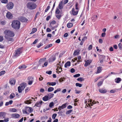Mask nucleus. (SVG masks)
I'll use <instances>...</instances> for the list:
<instances>
[{
  "instance_id": "nucleus-1",
  "label": "nucleus",
  "mask_w": 122,
  "mask_h": 122,
  "mask_svg": "<svg viewBox=\"0 0 122 122\" xmlns=\"http://www.w3.org/2000/svg\"><path fill=\"white\" fill-rule=\"evenodd\" d=\"M20 22L17 20H14L12 22L11 24L12 28L16 29H19L20 28Z\"/></svg>"
},
{
  "instance_id": "nucleus-2",
  "label": "nucleus",
  "mask_w": 122,
  "mask_h": 122,
  "mask_svg": "<svg viewBox=\"0 0 122 122\" xmlns=\"http://www.w3.org/2000/svg\"><path fill=\"white\" fill-rule=\"evenodd\" d=\"M33 109L32 108L28 107H26L22 110L23 113L24 114H28V113H31L33 112Z\"/></svg>"
},
{
  "instance_id": "nucleus-3",
  "label": "nucleus",
  "mask_w": 122,
  "mask_h": 122,
  "mask_svg": "<svg viewBox=\"0 0 122 122\" xmlns=\"http://www.w3.org/2000/svg\"><path fill=\"white\" fill-rule=\"evenodd\" d=\"M27 7L29 9L32 10L35 9L37 6L36 4L32 2H29L27 3Z\"/></svg>"
},
{
  "instance_id": "nucleus-4",
  "label": "nucleus",
  "mask_w": 122,
  "mask_h": 122,
  "mask_svg": "<svg viewBox=\"0 0 122 122\" xmlns=\"http://www.w3.org/2000/svg\"><path fill=\"white\" fill-rule=\"evenodd\" d=\"M4 33L5 36H7L9 37H13L15 35L14 33L12 31L8 30H5L4 32Z\"/></svg>"
},
{
  "instance_id": "nucleus-5",
  "label": "nucleus",
  "mask_w": 122,
  "mask_h": 122,
  "mask_svg": "<svg viewBox=\"0 0 122 122\" xmlns=\"http://www.w3.org/2000/svg\"><path fill=\"white\" fill-rule=\"evenodd\" d=\"M22 52L21 48H19L15 51L14 56H18Z\"/></svg>"
},
{
  "instance_id": "nucleus-6",
  "label": "nucleus",
  "mask_w": 122,
  "mask_h": 122,
  "mask_svg": "<svg viewBox=\"0 0 122 122\" xmlns=\"http://www.w3.org/2000/svg\"><path fill=\"white\" fill-rule=\"evenodd\" d=\"M7 8L9 9H12L14 6V4L11 2H9L6 5Z\"/></svg>"
},
{
  "instance_id": "nucleus-7",
  "label": "nucleus",
  "mask_w": 122,
  "mask_h": 122,
  "mask_svg": "<svg viewBox=\"0 0 122 122\" xmlns=\"http://www.w3.org/2000/svg\"><path fill=\"white\" fill-rule=\"evenodd\" d=\"M28 84L31 85L34 81V79L32 77L30 76L28 77Z\"/></svg>"
},
{
  "instance_id": "nucleus-8",
  "label": "nucleus",
  "mask_w": 122,
  "mask_h": 122,
  "mask_svg": "<svg viewBox=\"0 0 122 122\" xmlns=\"http://www.w3.org/2000/svg\"><path fill=\"white\" fill-rule=\"evenodd\" d=\"M68 105V103L66 102L65 104H64L61 106H59L58 107V110H56V111H58V110H59V111H60L61 109H63L66 108V106Z\"/></svg>"
},
{
  "instance_id": "nucleus-9",
  "label": "nucleus",
  "mask_w": 122,
  "mask_h": 122,
  "mask_svg": "<svg viewBox=\"0 0 122 122\" xmlns=\"http://www.w3.org/2000/svg\"><path fill=\"white\" fill-rule=\"evenodd\" d=\"M6 17L8 19H11L12 18L13 16L11 13L10 12H8L6 15Z\"/></svg>"
},
{
  "instance_id": "nucleus-10",
  "label": "nucleus",
  "mask_w": 122,
  "mask_h": 122,
  "mask_svg": "<svg viewBox=\"0 0 122 122\" xmlns=\"http://www.w3.org/2000/svg\"><path fill=\"white\" fill-rule=\"evenodd\" d=\"M5 38L7 40L8 42L10 41L12 42L14 41V39L10 37L7 36H5Z\"/></svg>"
},
{
  "instance_id": "nucleus-11",
  "label": "nucleus",
  "mask_w": 122,
  "mask_h": 122,
  "mask_svg": "<svg viewBox=\"0 0 122 122\" xmlns=\"http://www.w3.org/2000/svg\"><path fill=\"white\" fill-rule=\"evenodd\" d=\"M57 68L56 70L57 71L58 70V71L60 73L61 71H62V68L61 67V65H60H60L59 64H57Z\"/></svg>"
},
{
  "instance_id": "nucleus-12",
  "label": "nucleus",
  "mask_w": 122,
  "mask_h": 122,
  "mask_svg": "<svg viewBox=\"0 0 122 122\" xmlns=\"http://www.w3.org/2000/svg\"><path fill=\"white\" fill-rule=\"evenodd\" d=\"M71 12L72 14L75 15H77L78 12V11L77 10L75 11V9L73 8L72 9Z\"/></svg>"
},
{
  "instance_id": "nucleus-13",
  "label": "nucleus",
  "mask_w": 122,
  "mask_h": 122,
  "mask_svg": "<svg viewBox=\"0 0 122 122\" xmlns=\"http://www.w3.org/2000/svg\"><path fill=\"white\" fill-rule=\"evenodd\" d=\"M15 79L13 78H11L10 80V83L11 85H14L15 84Z\"/></svg>"
},
{
  "instance_id": "nucleus-14",
  "label": "nucleus",
  "mask_w": 122,
  "mask_h": 122,
  "mask_svg": "<svg viewBox=\"0 0 122 122\" xmlns=\"http://www.w3.org/2000/svg\"><path fill=\"white\" fill-rule=\"evenodd\" d=\"M11 117H12L18 118L20 117V115L17 113H13L12 114Z\"/></svg>"
},
{
  "instance_id": "nucleus-15",
  "label": "nucleus",
  "mask_w": 122,
  "mask_h": 122,
  "mask_svg": "<svg viewBox=\"0 0 122 122\" xmlns=\"http://www.w3.org/2000/svg\"><path fill=\"white\" fill-rule=\"evenodd\" d=\"M27 66L25 65H22L19 66L18 67L19 69L23 70L26 68Z\"/></svg>"
},
{
  "instance_id": "nucleus-16",
  "label": "nucleus",
  "mask_w": 122,
  "mask_h": 122,
  "mask_svg": "<svg viewBox=\"0 0 122 122\" xmlns=\"http://www.w3.org/2000/svg\"><path fill=\"white\" fill-rule=\"evenodd\" d=\"M63 7V2L62 1H61L59 4L58 7L60 9H62Z\"/></svg>"
},
{
  "instance_id": "nucleus-17",
  "label": "nucleus",
  "mask_w": 122,
  "mask_h": 122,
  "mask_svg": "<svg viewBox=\"0 0 122 122\" xmlns=\"http://www.w3.org/2000/svg\"><path fill=\"white\" fill-rule=\"evenodd\" d=\"M99 91L100 92L102 93H105L107 92V91L106 89L103 88L99 89Z\"/></svg>"
},
{
  "instance_id": "nucleus-18",
  "label": "nucleus",
  "mask_w": 122,
  "mask_h": 122,
  "mask_svg": "<svg viewBox=\"0 0 122 122\" xmlns=\"http://www.w3.org/2000/svg\"><path fill=\"white\" fill-rule=\"evenodd\" d=\"M6 113L4 112H0V117L4 118L5 116Z\"/></svg>"
},
{
  "instance_id": "nucleus-19",
  "label": "nucleus",
  "mask_w": 122,
  "mask_h": 122,
  "mask_svg": "<svg viewBox=\"0 0 122 122\" xmlns=\"http://www.w3.org/2000/svg\"><path fill=\"white\" fill-rule=\"evenodd\" d=\"M97 73H99L101 72L102 69V67L99 66L97 68Z\"/></svg>"
},
{
  "instance_id": "nucleus-20",
  "label": "nucleus",
  "mask_w": 122,
  "mask_h": 122,
  "mask_svg": "<svg viewBox=\"0 0 122 122\" xmlns=\"http://www.w3.org/2000/svg\"><path fill=\"white\" fill-rule=\"evenodd\" d=\"M42 103V101H41L39 102H37L36 103L35 106L37 107H39L41 105Z\"/></svg>"
},
{
  "instance_id": "nucleus-21",
  "label": "nucleus",
  "mask_w": 122,
  "mask_h": 122,
  "mask_svg": "<svg viewBox=\"0 0 122 122\" xmlns=\"http://www.w3.org/2000/svg\"><path fill=\"white\" fill-rule=\"evenodd\" d=\"M122 80V79L120 78H116L115 80V82L117 83H120Z\"/></svg>"
},
{
  "instance_id": "nucleus-22",
  "label": "nucleus",
  "mask_w": 122,
  "mask_h": 122,
  "mask_svg": "<svg viewBox=\"0 0 122 122\" xmlns=\"http://www.w3.org/2000/svg\"><path fill=\"white\" fill-rule=\"evenodd\" d=\"M26 83H23L21 84L20 86L22 88V90H23L26 87Z\"/></svg>"
},
{
  "instance_id": "nucleus-23",
  "label": "nucleus",
  "mask_w": 122,
  "mask_h": 122,
  "mask_svg": "<svg viewBox=\"0 0 122 122\" xmlns=\"http://www.w3.org/2000/svg\"><path fill=\"white\" fill-rule=\"evenodd\" d=\"M42 99L44 101H46L50 100V99L48 96H46L43 98Z\"/></svg>"
},
{
  "instance_id": "nucleus-24",
  "label": "nucleus",
  "mask_w": 122,
  "mask_h": 122,
  "mask_svg": "<svg viewBox=\"0 0 122 122\" xmlns=\"http://www.w3.org/2000/svg\"><path fill=\"white\" fill-rule=\"evenodd\" d=\"M47 84L49 86H54L56 85V83L55 82H48L47 83Z\"/></svg>"
},
{
  "instance_id": "nucleus-25",
  "label": "nucleus",
  "mask_w": 122,
  "mask_h": 122,
  "mask_svg": "<svg viewBox=\"0 0 122 122\" xmlns=\"http://www.w3.org/2000/svg\"><path fill=\"white\" fill-rule=\"evenodd\" d=\"M56 57L55 56H51L49 58V61H53L55 60Z\"/></svg>"
},
{
  "instance_id": "nucleus-26",
  "label": "nucleus",
  "mask_w": 122,
  "mask_h": 122,
  "mask_svg": "<svg viewBox=\"0 0 122 122\" xmlns=\"http://www.w3.org/2000/svg\"><path fill=\"white\" fill-rule=\"evenodd\" d=\"M13 101L11 100L9 101V102H6L5 105V106H8L9 104H12Z\"/></svg>"
},
{
  "instance_id": "nucleus-27",
  "label": "nucleus",
  "mask_w": 122,
  "mask_h": 122,
  "mask_svg": "<svg viewBox=\"0 0 122 122\" xmlns=\"http://www.w3.org/2000/svg\"><path fill=\"white\" fill-rule=\"evenodd\" d=\"M71 63L70 61H67V62L65 64L64 66L65 68H66L68 66H70Z\"/></svg>"
},
{
  "instance_id": "nucleus-28",
  "label": "nucleus",
  "mask_w": 122,
  "mask_h": 122,
  "mask_svg": "<svg viewBox=\"0 0 122 122\" xmlns=\"http://www.w3.org/2000/svg\"><path fill=\"white\" fill-rule=\"evenodd\" d=\"M27 20V19L25 17H22L21 18V20L22 22H26Z\"/></svg>"
},
{
  "instance_id": "nucleus-29",
  "label": "nucleus",
  "mask_w": 122,
  "mask_h": 122,
  "mask_svg": "<svg viewBox=\"0 0 122 122\" xmlns=\"http://www.w3.org/2000/svg\"><path fill=\"white\" fill-rule=\"evenodd\" d=\"M15 97V95L13 93H12L10 95L9 97L10 99L14 98Z\"/></svg>"
},
{
  "instance_id": "nucleus-30",
  "label": "nucleus",
  "mask_w": 122,
  "mask_h": 122,
  "mask_svg": "<svg viewBox=\"0 0 122 122\" xmlns=\"http://www.w3.org/2000/svg\"><path fill=\"white\" fill-rule=\"evenodd\" d=\"M80 52V51L79 50H76L75 51L74 55H77L79 54Z\"/></svg>"
},
{
  "instance_id": "nucleus-31",
  "label": "nucleus",
  "mask_w": 122,
  "mask_h": 122,
  "mask_svg": "<svg viewBox=\"0 0 122 122\" xmlns=\"http://www.w3.org/2000/svg\"><path fill=\"white\" fill-rule=\"evenodd\" d=\"M73 26V24L71 23H69L67 24V27L70 28L72 27Z\"/></svg>"
},
{
  "instance_id": "nucleus-32",
  "label": "nucleus",
  "mask_w": 122,
  "mask_h": 122,
  "mask_svg": "<svg viewBox=\"0 0 122 122\" xmlns=\"http://www.w3.org/2000/svg\"><path fill=\"white\" fill-rule=\"evenodd\" d=\"M54 90V88L53 87H50L48 88V92H51L52 91Z\"/></svg>"
},
{
  "instance_id": "nucleus-33",
  "label": "nucleus",
  "mask_w": 122,
  "mask_h": 122,
  "mask_svg": "<svg viewBox=\"0 0 122 122\" xmlns=\"http://www.w3.org/2000/svg\"><path fill=\"white\" fill-rule=\"evenodd\" d=\"M10 111L12 112H16V109L15 108H12L10 109Z\"/></svg>"
},
{
  "instance_id": "nucleus-34",
  "label": "nucleus",
  "mask_w": 122,
  "mask_h": 122,
  "mask_svg": "<svg viewBox=\"0 0 122 122\" xmlns=\"http://www.w3.org/2000/svg\"><path fill=\"white\" fill-rule=\"evenodd\" d=\"M86 61L84 65V66L85 67L87 66L88 65L90 64L91 63L92 61Z\"/></svg>"
},
{
  "instance_id": "nucleus-35",
  "label": "nucleus",
  "mask_w": 122,
  "mask_h": 122,
  "mask_svg": "<svg viewBox=\"0 0 122 122\" xmlns=\"http://www.w3.org/2000/svg\"><path fill=\"white\" fill-rule=\"evenodd\" d=\"M52 46V44H49V45L46 46H45L44 48V49H46Z\"/></svg>"
},
{
  "instance_id": "nucleus-36",
  "label": "nucleus",
  "mask_w": 122,
  "mask_h": 122,
  "mask_svg": "<svg viewBox=\"0 0 122 122\" xmlns=\"http://www.w3.org/2000/svg\"><path fill=\"white\" fill-rule=\"evenodd\" d=\"M84 79L82 77H79L78 78L77 80L78 81H81L84 80Z\"/></svg>"
},
{
  "instance_id": "nucleus-37",
  "label": "nucleus",
  "mask_w": 122,
  "mask_h": 122,
  "mask_svg": "<svg viewBox=\"0 0 122 122\" xmlns=\"http://www.w3.org/2000/svg\"><path fill=\"white\" fill-rule=\"evenodd\" d=\"M22 88L20 86H19L18 87V90L19 92L20 93L22 92V90H22Z\"/></svg>"
},
{
  "instance_id": "nucleus-38",
  "label": "nucleus",
  "mask_w": 122,
  "mask_h": 122,
  "mask_svg": "<svg viewBox=\"0 0 122 122\" xmlns=\"http://www.w3.org/2000/svg\"><path fill=\"white\" fill-rule=\"evenodd\" d=\"M1 2L3 3L6 4L8 2V0H1Z\"/></svg>"
},
{
  "instance_id": "nucleus-39",
  "label": "nucleus",
  "mask_w": 122,
  "mask_h": 122,
  "mask_svg": "<svg viewBox=\"0 0 122 122\" xmlns=\"http://www.w3.org/2000/svg\"><path fill=\"white\" fill-rule=\"evenodd\" d=\"M103 81H101L99 82L97 84L98 86L99 87L101 86L102 84Z\"/></svg>"
},
{
  "instance_id": "nucleus-40",
  "label": "nucleus",
  "mask_w": 122,
  "mask_h": 122,
  "mask_svg": "<svg viewBox=\"0 0 122 122\" xmlns=\"http://www.w3.org/2000/svg\"><path fill=\"white\" fill-rule=\"evenodd\" d=\"M6 23V22L5 20L2 21L0 22V24L2 25H4Z\"/></svg>"
},
{
  "instance_id": "nucleus-41",
  "label": "nucleus",
  "mask_w": 122,
  "mask_h": 122,
  "mask_svg": "<svg viewBox=\"0 0 122 122\" xmlns=\"http://www.w3.org/2000/svg\"><path fill=\"white\" fill-rule=\"evenodd\" d=\"M72 111V110H69L67 111L66 112V115L68 114H70Z\"/></svg>"
},
{
  "instance_id": "nucleus-42",
  "label": "nucleus",
  "mask_w": 122,
  "mask_h": 122,
  "mask_svg": "<svg viewBox=\"0 0 122 122\" xmlns=\"http://www.w3.org/2000/svg\"><path fill=\"white\" fill-rule=\"evenodd\" d=\"M5 73V71H2L0 72V76H1L4 74Z\"/></svg>"
},
{
  "instance_id": "nucleus-43",
  "label": "nucleus",
  "mask_w": 122,
  "mask_h": 122,
  "mask_svg": "<svg viewBox=\"0 0 122 122\" xmlns=\"http://www.w3.org/2000/svg\"><path fill=\"white\" fill-rule=\"evenodd\" d=\"M78 4L77 2L76 3V8L75 9L76 10H79L78 8Z\"/></svg>"
},
{
  "instance_id": "nucleus-44",
  "label": "nucleus",
  "mask_w": 122,
  "mask_h": 122,
  "mask_svg": "<svg viewBox=\"0 0 122 122\" xmlns=\"http://www.w3.org/2000/svg\"><path fill=\"white\" fill-rule=\"evenodd\" d=\"M60 11L58 8H57L56 10V13L57 14H59L60 13Z\"/></svg>"
},
{
  "instance_id": "nucleus-45",
  "label": "nucleus",
  "mask_w": 122,
  "mask_h": 122,
  "mask_svg": "<svg viewBox=\"0 0 122 122\" xmlns=\"http://www.w3.org/2000/svg\"><path fill=\"white\" fill-rule=\"evenodd\" d=\"M116 89H113V90H111L110 91V92L111 93H115L116 92Z\"/></svg>"
},
{
  "instance_id": "nucleus-46",
  "label": "nucleus",
  "mask_w": 122,
  "mask_h": 122,
  "mask_svg": "<svg viewBox=\"0 0 122 122\" xmlns=\"http://www.w3.org/2000/svg\"><path fill=\"white\" fill-rule=\"evenodd\" d=\"M76 86H78L79 87H81L82 86V85L81 84L79 83H76Z\"/></svg>"
},
{
  "instance_id": "nucleus-47",
  "label": "nucleus",
  "mask_w": 122,
  "mask_h": 122,
  "mask_svg": "<svg viewBox=\"0 0 122 122\" xmlns=\"http://www.w3.org/2000/svg\"><path fill=\"white\" fill-rule=\"evenodd\" d=\"M57 116V114L56 113L53 114L52 115V118L54 119H55L56 117Z\"/></svg>"
},
{
  "instance_id": "nucleus-48",
  "label": "nucleus",
  "mask_w": 122,
  "mask_h": 122,
  "mask_svg": "<svg viewBox=\"0 0 122 122\" xmlns=\"http://www.w3.org/2000/svg\"><path fill=\"white\" fill-rule=\"evenodd\" d=\"M37 30V29L36 28H34L32 30V31L31 32V33H34L35 32H36Z\"/></svg>"
},
{
  "instance_id": "nucleus-49",
  "label": "nucleus",
  "mask_w": 122,
  "mask_h": 122,
  "mask_svg": "<svg viewBox=\"0 0 122 122\" xmlns=\"http://www.w3.org/2000/svg\"><path fill=\"white\" fill-rule=\"evenodd\" d=\"M54 105V103L52 102L50 103L49 105V107L50 108H51Z\"/></svg>"
},
{
  "instance_id": "nucleus-50",
  "label": "nucleus",
  "mask_w": 122,
  "mask_h": 122,
  "mask_svg": "<svg viewBox=\"0 0 122 122\" xmlns=\"http://www.w3.org/2000/svg\"><path fill=\"white\" fill-rule=\"evenodd\" d=\"M80 75L79 74H77L73 75V77H77L80 76Z\"/></svg>"
},
{
  "instance_id": "nucleus-51",
  "label": "nucleus",
  "mask_w": 122,
  "mask_h": 122,
  "mask_svg": "<svg viewBox=\"0 0 122 122\" xmlns=\"http://www.w3.org/2000/svg\"><path fill=\"white\" fill-rule=\"evenodd\" d=\"M48 95L49 96V99H51L53 97L54 95V94H51L50 95Z\"/></svg>"
},
{
  "instance_id": "nucleus-52",
  "label": "nucleus",
  "mask_w": 122,
  "mask_h": 122,
  "mask_svg": "<svg viewBox=\"0 0 122 122\" xmlns=\"http://www.w3.org/2000/svg\"><path fill=\"white\" fill-rule=\"evenodd\" d=\"M118 47L120 49L122 48V45L121 43H120L118 44Z\"/></svg>"
},
{
  "instance_id": "nucleus-53",
  "label": "nucleus",
  "mask_w": 122,
  "mask_h": 122,
  "mask_svg": "<svg viewBox=\"0 0 122 122\" xmlns=\"http://www.w3.org/2000/svg\"><path fill=\"white\" fill-rule=\"evenodd\" d=\"M42 45L43 44L42 43H40L38 44V45L37 46L38 48H39L41 46H42Z\"/></svg>"
},
{
  "instance_id": "nucleus-54",
  "label": "nucleus",
  "mask_w": 122,
  "mask_h": 122,
  "mask_svg": "<svg viewBox=\"0 0 122 122\" xmlns=\"http://www.w3.org/2000/svg\"><path fill=\"white\" fill-rule=\"evenodd\" d=\"M39 12H37L36 15L34 17V19L36 20L37 18V15L39 14Z\"/></svg>"
},
{
  "instance_id": "nucleus-55",
  "label": "nucleus",
  "mask_w": 122,
  "mask_h": 122,
  "mask_svg": "<svg viewBox=\"0 0 122 122\" xmlns=\"http://www.w3.org/2000/svg\"><path fill=\"white\" fill-rule=\"evenodd\" d=\"M41 118L43 120L46 119L48 118V117L47 116L42 117H41Z\"/></svg>"
},
{
  "instance_id": "nucleus-56",
  "label": "nucleus",
  "mask_w": 122,
  "mask_h": 122,
  "mask_svg": "<svg viewBox=\"0 0 122 122\" xmlns=\"http://www.w3.org/2000/svg\"><path fill=\"white\" fill-rule=\"evenodd\" d=\"M30 89L28 87H27L25 89V92L26 93L29 91Z\"/></svg>"
},
{
  "instance_id": "nucleus-57",
  "label": "nucleus",
  "mask_w": 122,
  "mask_h": 122,
  "mask_svg": "<svg viewBox=\"0 0 122 122\" xmlns=\"http://www.w3.org/2000/svg\"><path fill=\"white\" fill-rule=\"evenodd\" d=\"M92 45H91L89 46L88 48V50H91L92 49Z\"/></svg>"
},
{
  "instance_id": "nucleus-58",
  "label": "nucleus",
  "mask_w": 122,
  "mask_h": 122,
  "mask_svg": "<svg viewBox=\"0 0 122 122\" xmlns=\"http://www.w3.org/2000/svg\"><path fill=\"white\" fill-rule=\"evenodd\" d=\"M63 79H64V78H60V79H59V81L60 82H62V81H64Z\"/></svg>"
},
{
  "instance_id": "nucleus-59",
  "label": "nucleus",
  "mask_w": 122,
  "mask_h": 122,
  "mask_svg": "<svg viewBox=\"0 0 122 122\" xmlns=\"http://www.w3.org/2000/svg\"><path fill=\"white\" fill-rule=\"evenodd\" d=\"M46 73H47L49 74H51L52 73L51 71H47L46 72Z\"/></svg>"
},
{
  "instance_id": "nucleus-60",
  "label": "nucleus",
  "mask_w": 122,
  "mask_h": 122,
  "mask_svg": "<svg viewBox=\"0 0 122 122\" xmlns=\"http://www.w3.org/2000/svg\"><path fill=\"white\" fill-rule=\"evenodd\" d=\"M27 102H25V103L27 104H30L31 103V102H30L29 101V100H26V101Z\"/></svg>"
},
{
  "instance_id": "nucleus-61",
  "label": "nucleus",
  "mask_w": 122,
  "mask_h": 122,
  "mask_svg": "<svg viewBox=\"0 0 122 122\" xmlns=\"http://www.w3.org/2000/svg\"><path fill=\"white\" fill-rule=\"evenodd\" d=\"M87 39V37L86 36H85L84 37H83V38L82 39L81 41H83L84 42L85 40L86 39Z\"/></svg>"
},
{
  "instance_id": "nucleus-62",
  "label": "nucleus",
  "mask_w": 122,
  "mask_h": 122,
  "mask_svg": "<svg viewBox=\"0 0 122 122\" xmlns=\"http://www.w3.org/2000/svg\"><path fill=\"white\" fill-rule=\"evenodd\" d=\"M3 40V37L2 36H0V42H1Z\"/></svg>"
},
{
  "instance_id": "nucleus-63",
  "label": "nucleus",
  "mask_w": 122,
  "mask_h": 122,
  "mask_svg": "<svg viewBox=\"0 0 122 122\" xmlns=\"http://www.w3.org/2000/svg\"><path fill=\"white\" fill-rule=\"evenodd\" d=\"M75 71V69L73 68H71V72L72 73L74 72Z\"/></svg>"
},
{
  "instance_id": "nucleus-64",
  "label": "nucleus",
  "mask_w": 122,
  "mask_h": 122,
  "mask_svg": "<svg viewBox=\"0 0 122 122\" xmlns=\"http://www.w3.org/2000/svg\"><path fill=\"white\" fill-rule=\"evenodd\" d=\"M56 23V21L55 20L52 21L50 23V24L51 25H54Z\"/></svg>"
}]
</instances>
